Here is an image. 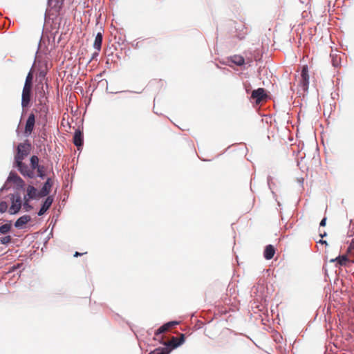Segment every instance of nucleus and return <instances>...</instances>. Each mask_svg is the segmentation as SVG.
<instances>
[{
	"label": "nucleus",
	"mask_w": 354,
	"mask_h": 354,
	"mask_svg": "<svg viewBox=\"0 0 354 354\" xmlns=\"http://www.w3.org/2000/svg\"><path fill=\"white\" fill-rule=\"evenodd\" d=\"M349 259L346 255H339L335 259H332L330 260V262L331 263H336V266H346L347 263L349 262Z\"/></svg>",
	"instance_id": "obj_17"
},
{
	"label": "nucleus",
	"mask_w": 354,
	"mask_h": 354,
	"mask_svg": "<svg viewBox=\"0 0 354 354\" xmlns=\"http://www.w3.org/2000/svg\"><path fill=\"white\" fill-rule=\"evenodd\" d=\"M44 85H45L46 89V91H48V88H49V85H48L47 81H45Z\"/></svg>",
	"instance_id": "obj_39"
},
{
	"label": "nucleus",
	"mask_w": 354,
	"mask_h": 354,
	"mask_svg": "<svg viewBox=\"0 0 354 354\" xmlns=\"http://www.w3.org/2000/svg\"><path fill=\"white\" fill-rule=\"evenodd\" d=\"M54 201V196H46V198L42 202L40 209L37 212V215L41 216L45 214L47 211L50 208L53 203Z\"/></svg>",
	"instance_id": "obj_9"
},
{
	"label": "nucleus",
	"mask_w": 354,
	"mask_h": 354,
	"mask_svg": "<svg viewBox=\"0 0 354 354\" xmlns=\"http://www.w3.org/2000/svg\"><path fill=\"white\" fill-rule=\"evenodd\" d=\"M332 58V64L334 67H338L340 65L341 57L337 55H330Z\"/></svg>",
	"instance_id": "obj_27"
},
{
	"label": "nucleus",
	"mask_w": 354,
	"mask_h": 354,
	"mask_svg": "<svg viewBox=\"0 0 354 354\" xmlns=\"http://www.w3.org/2000/svg\"><path fill=\"white\" fill-rule=\"evenodd\" d=\"M179 324L177 321H170L164 324H162L160 327H159L156 331H155V335L158 336L160 335L167 330H168L170 328L176 326Z\"/></svg>",
	"instance_id": "obj_15"
},
{
	"label": "nucleus",
	"mask_w": 354,
	"mask_h": 354,
	"mask_svg": "<svg viewBox=\"0 0 354 354\" xmlns=\"http://www.w3.org/2000/svg\"><path fill=\"white\" fill-rule=\"evenodd\" d=\"M8 197L10 198L11 203L8 209V213L10 215L17 214L22 207V199L20 194L18 192H15L12 194H10Z\"/></svg>",
	"instance_id": "obj_3"
},
{
	"label": "nucleus",
	"mask_w": 354,
	"mask_h": 354,
	"mask_svg": "<svg viewBox=\"0 0 354 354\" xmlns=\"http://www.w3.org/2000/svg\"><path fill=\"white\" fill-rule=\"evenodd\" d=\"M32 145L28 140L17 145L16 153L14 157V162L24 161L31 152Z\"/></svg>",
	"instance_id": "obj_2"
},
{
	"label": "nucleus",
	"mask_w": 354,
	"mask_h": 354,
	"mask_svg": "<svg viewBox=\"0 0 354 354\" xmlns=\"http://www.w3.org/2000/svg\"><path fill=\"white\" fill-rule=\"evenodd\" d=\"M35 126V115L34 113H30L26 121L24 131V136L29 137L32 133Z\"/></svg>",
	"instance_id": "obj_7"
},
{
	"label": "nucleus",
	"mask_w": 354,
	"mask_h": 354,
	"mask_svg": "<svg viewBox=\"0 0 354 354\" xmlns=\"http://www.w3.org/2000/svg\"><path fill=\"white\" fill-rule=\"evenodd\" d=\"M232 62L238 66H241L245 64L243 57L241 55H234L231 57Z\"/></svg>",
	"instance_id": "obj_25"
},
{
	"label": "nucleus",
	"mask_w": 354,
	"mask_h": 354,
	"mask_svg": "<svg viewBox=\"0 0 354 354\" xmlns=\"http://www.w3.org/2000/svg\"><path fill=\"white\" fill-rule=\"evenodd\" d=\"M46 75H47L46 69H42V68L39 69L37 75V77L39 80L38 86L39 84H41L42 86V84H44L43 82L48 80L46 78Z\"/></svg>",
	"instance_id": "obj_21"
},
{
	"label": "nucleus",
	"mask_w": 354,
	"mask_h": 354,
	"mask_svg": "<svg viewBox=\"0 0 354 354\" xmlns=\"http://www.w3.org/2000/svg\"><path fill=\"white\" fill-rule=\"evenodd\" d=\"M103 35L101 32H97L93 43V48L97 51H100L102 48Z\"/></svg>",
	"instance_id": "obj_20"
},
{
	"label": "nucleus",
	"mask_w": 354,
	"mask_h": 354,
	"mask_svg": "<svg viewBox=\"0 0 354 354\" xmlns=\"http://www.w3.org/2000/svg\"><path fill=\"white\" fill-rule=\"evenodd\" d=\"M185 342V336L184 334L180 335V339L177 341L175 337L170 342H163L162 340L160 342L164 345V347H158L151 351L149 354H169L171 351L184 344Z\"/></svg>",
	"instance_id": "obj_1"
},
{
	"label": "nucleus",
	"mask_w": 354,
	"mask_h": 354,
	"mask_svg": "<svg viewBox=\"0 0 354 354\" xmlns=\"http://www.w3.org/2000/svg\"><path fill=\"white\" fill-rule=\"evenodd\" d=\"M47 93L48 91H46L44 89V85L42 84L41 86V90L39 92V104L42 106L41 111L44 112H47L48 110V107L46 106V101H47Z\"/></svg>",
	"instance_id": "obj_12"
},
{
	"label": "nucleus",
	"mask_w": 354,
	"mask_h": 354,
	"mask_svg": "<svg viewBox=\"0 0 354 354\" xmlns=\"http://www.w3.org/2000/svg\"><path fill=\"white\" fill-rule=\"evenodd\" d=\"M244 86H245L246 92L248 93L250 91V88L251 87L250 84H244Z\"/></svg>",
	"instance_id": "obj_36"
},
{
	"label": "nucleus",
	"mask_w": 354,
	"mask_h": 354,
	"mask_svg": "<svg viewBox=\"0 0 354 354\" xmlns=\"http://www.w3.org/2000/svg\"><path fill=\"white\" fill-rule=\"evenodd\" d=\"M84 253H80L79 252H75L73 254V257H81L82 255H83Z\"/></svg>",
	"instance_id": "obj_37"
},
{
	"label": "nucleus",
	"mask_w": 354,
	"mask_h": 354,
	"mask_svg": "<svg viewBox=\"0 0 354 354\" xmlns=\"http://www.w3.org/2000/svg\"><path fill=\"white\" fill-rule=\"evenodd\" d=\"M267 97L266 91L263 88H259L252 91L250 100L254 101L257 104H260Z\"/></svg>",
	"instance_id": "obj_8"
},
{
	"label": "nucleus",
	"mask_w": 354,
	"mask_h": 354,
	"mask_svg": "<svg viewBox=\"0 0 354 354\" xmlns=\"http://www.w3.org/2000/svg\"><path fill=\"white\" fill-rule=\"evenodd\" d=\"M351 247L353 248H354V239H352L351 241Z\"/></svg>",
	"instance_id": "obj_41"
},
{
	"label": "nucleus",
	"mask_w": 354,
	"mask_h": 354,
	"mask_svg": "<svg viewBox=\"0 0 354 354\" xmlns=\"http://www.w3.org/2000/svg\"><path fill=\"white\" fill-rule=\"evenodd\" d=\"M40 165L39 164V158L33 155L30 158V169H32L33 171H35V168H37Z\"/></svg>",
	"instance_id": "obj_26"
},
{
	"label": "nucleus",
	"mask_w": 354,
	"mask_h": 354,
	"mask_svg": "<svg viewBox=\"0 0 354 354\" xmlns=\"http://www.w3.org/2000/svg\"><path fill=\"white\" fill-rule=\"evenodd\" d=\"M274 254H275V248L272 245L269 244L265 247V249L263 251V257L266 260H270V259H272Z\"/></svg>",
	"instance_id": "obj_18"
},
{
	"label": "nucleus",
	"mask_w": 354,
	"mask_h": 354,
	"mask_svg": "<svg viewBox=\"0 0 354 354\" xmlns=\"http://www.w3.org/2000/svg\"><path fill=\"white\" fill-rule=\"evenodd\" d=\"M73 142L75 146L80 149L84 145V136L83 131L80 129H77L73 135Z\"/></svg>",
	"instance_id": "obj_13"
},
{
	"label": "nucleus",
	"mask_w": 354,
	"mask_h": 354,
	"mask_svg": "<svg viewBox=\"0 0 354 354\" xmlns=\"http://www.w3.org/2000/svg\"><path fill=\"white\" fill-rule=\"evenodd\" d=\"M317 243L320 244H324L326 245H328L327 241L323 239H320L319 241H317Z\"/></svg>",
	"instance_id": "obj_38"
},
{
	"label": "nucleus",
	"mask_w": 354,
	"mask_h": 354,
	"mask_svg": "<svg viewBox=\"0 0 354 354\" xmlns=\"http://www.w3.org/2000/svg\"><path fill=\"white\" fill-rule=\"evenodd\" d=\"M326 219H327V218H326V217H324V218L321 220L320 223H319V225H320L321 227H324V226L326 225Z\"/></svg>",
	"instance_id": "obj_35"
},
{
	"label": "nucleus",
	"mask_w": 354,
	"mask_h": 354,
	"mask_svg": "<svg viewBox=\"0 0 354 354\" xmlns=\"http://www.w3.org/2000/svg\"><path fill=\"white\" fill-rule=\"evenodd\" d=\"M277 203H278V205H279V206H281V203H280V202H277Z\"/></svg>",
	"instance_id": "obj_44"
},
{
	"label": "nucleus",
	"mask_w": 354,
	"mask_h": 354,
	"mask_svg": "<svg viewBox=\"0 0 354 354\" xmlns=\"http://www.w3.org/2000/svg\"><path fill=\"white\" fill-rule=\"evenodd\" d=\"M22 207L25 212H28L33 209V206L30 203H22Z\"/></svg>",
	"instance_id": "obj_31"
},
{
	"label": "nucleus",
	"mask_w": 354,
	"mask_h": 354,
	"mask_svg": "<svg viewBox=\"0 0 354 354\" xmlns=\"http://www.w3.org/2000/svg\"><path fill=\"white\" fill-rule=\"evenodd\" d=\"M98 55H99V51L97 50V51L94 52L92 54L89 62L94 60V59H97V57H98Z\"/></svg>",
	"instance_id": "obj_33"
},
{
	"label": "nucleus",
	"mask_w": 354,
	"mask_h": 354,
	"mask_svg": "<svg viewBox=\"0 0 354 354\" xmlns=\"http://www.w3.org/2000/svg\"><path fill=\"white\" fill-rule=\"evenodd\" d=\"M327 236V234H326V232H324V233H321V234H320V236H321L322 238H324V237H325V236Z\"/></svg>",
	"instance_id": "obj_40"
},
{
	"label": "nucleus",
	"mask_w": 354,
	"mask_h": 354,
	"mask_svg": "<svg viewBox=\"0 0 354 354\" xmlns=\"http://www.w3.org/2000/svg\"><path fill=\"white\" fill-rule=\"evenodd\" d=\"M301 86L304 91H307L309 86V75L307 66H304L301 71Z\"/></svg>",
	"instance_id": "obj_10"
},
{
	"label": "nucleus",
	"mask_w": 354,
	"mask_h": 354,
	"mask_svg": "<svg viewBox=\"0 0 354 354\" xmlns=\"http://www.w3.org/2000/svg\"><path fill=\"white\" fill-rule=\"evenodd\" d=\"M239 37V39H243V38H244V37H243V36Z\"/></svg>",
	"instance_id": "obj_43"
},
{
	"label": "nucleus",
	"mask_w": 354,
	"mask_h": 354,
	"mask_svg": "<svg viewBox=\"0 0 354 354\" xmlns=\"http://www.w3.org/2000/svg\"><path fill=\"white\" fill-rule=\"evenodd\" d=\"M53 185V180L51 178H47L41 188L39 189V193L43 197L50 196L52 187Z\"/></svg>",
	"instance_id": "obj_11"
},
{
	"label": "nucleus",
	"mask_w": 354,
	"mask_h": 354,
	"mask_svg": "<svg viewBox=\"0 0 354 354\" xmlns=\"http://www.w3.org/2000/svg\"><path fill=\"white\" fill-rule=\"evenodd\" d=\"M32 95V87H23L21 101L22 108L21 118L26 114L28 109L30 106Z\"/></svg>",
	"instance_id": "obj_4"
},
{
	"label": "nucleus",
	"mask_w": 354,
	"mask_h": 354,
	"mask_svg": "<svg viewBox=\"0 0 354 354\" xmlns=\"http://www.w3.org/2000/svg\"><path fill=\"white\" fill-rule=\"evenodd\" d=\"M7 183H12L15 185L17 190L24 189V180L15 171H11L7 178Z\"/></svg>",
	"instance_id": "obj_6"
},
{
	"label": "nucleus",
	"mask_w": 354,
	"mask_h": 354,
	"mask_svg": "<svg viewBox=\"0 0 354 354\" xmlns=\"http://www.w3.org/2000/svg\"><path fill=\"white\" fill-rule=\"evenodd\" d=\"M7 19L8 21V28L10 26V24H11V21L9 19Z\"/></svg>",
	"instance_id": "obj_42"
},
{
	"label": "nucleus",
	"mask_w": 354,
	"mask_h": 354,
	"mask_svg": "<svg viewBox=\"0 0 354 354\" xmlns=\"http://www.w3.org/2000/svg\"><path fill=\"white\" fill-rule=\"evenodd\" d=\"M26 193L28 194V198H32V200H39L44 198L38 190L33 185H29L26 189Z\"/></svg>",
	"instance_id": "obj_14"
},
{
	"label": "nucleus",
	"mask_w": 354,
	"mask_h": 354,
	"mask_svg": "<svg viewBox=\"0 0 354 354\" xmlns=\"http://www.w3.org/2000/svg\"><path fill=\"white\" fill-rule=\"evenodd\" d=\"M8 183H7V180H6V183H4V185L0 189V192H3L5 191H8L10 189V186H8Z\"/></svg>",
	"instance_id": "obj_32"
},
{
	"label": "nucleus",
	"mask_w": 354,
	"mask_h": 354,
	"mask_svg": "<svg viewBox=\"0 0 354 354\" xmlns=\"http://www.w3.org/2000/svg\"><path fill=\"white\" fill-rule=\"evenodd\" d=\"M12 221H6V223L0 226V233L2 234H6L12 229Z\"/></svg>",
	"instance_id": "obj_23"
},
{
	"label": "nucleus",
	"mask_w": 354,
	"mask_h": 354,
	"mask_svg": "<svg viewBox=\"0 0 354 354\" xmlns=\"http://www.w3.org/2000/svg\"><path fill=\"white\" fill-rule=\"evenodd\" d=\"M13 167L16 168L24 177L30 179L35 178V171L23 161L13 162Z\"/></svg>",
	"instance_id": "obj_5"
},
{
	"label": "nucleus",
	"mask_w": 354,
	"mask_h": 354,
	"mask_svg": "<svg viewBox=\"0 0 354 354\" xmlns=\"http://www.w3.org/2000/svg\"><path fill=\"white\" fill-rule=\"evenodd\" d=\"M12 238L10 235H7L0 238V243L2 245H7L12 242Z\"/></svg>",
	"instance_id": "obj_28"
},
{
	"label": "nucleus",
	"mask_w": 354,
	"mask_h": 354,
	"mask_svg": "<svg viewBox=\"0 0 354 354\" xmlns=\"http://www.w3.org/2000/svg\"><path fill=\"white\" fill-rule=\"evenodd\" d=\"M64 0H47L48 6L57 10L61 9Z\"/></svg>",
	"instance_id": "obj_22"
},
{
	"label": "nucleus",
	"mask_w": 354,
	"mask_h": 354,
	"mask_svg": "<svg viewBox=\"0 0 354 354\" xmlns=\"http://www.w3.org/2000/svg\"><path fill=\"white\" fill-rule=\"evenodd\" d=\"M30 215H23L18 218L14 223V226L17 229H23L25 225L31 221Z\"/></svg>",
	"instance_id": "obj_16"
},
{
	"label": "nucleus",
	"mask_w": 354,
	"mask_h": 354,
	"mask_svg": "<svg viewBox=\"0 0 354 354\" xmlns=\"http://www.w3.org/2000/svg\"><path fill=\"white\" fill-rule=\"evenodd\" d=\"M33 201L32 198H28V194H25L23 198L22 203H30V201Z\"/></svg>",
	"instance_id": "obj_34"
},
{
	"label": "nucleus",
	"mask_w": 354,
	"mask_h": 354,
	"mask_svg": "<svg viewBox=\"0 0 354 354\" xmlns=\"http://www.w3.org/2000/svg\"><path fill=\"white\" fill-rule=\"evenodd\" d=\"M272 180H273V177L272 176H271L270 175L268 176V177H267L268 185L270 189L272 191V194L274 196H275V193L272 190V185H274V183L272 182Z\"/></svg>",
	"instance_id": "obj_29"
},
{
	"label": "nucleus",
	"mask_w": 354,
	"mask_h": 354,
	"mask_svg": "<svg viewBox=\"0 0 354 354\" xmlns=\"http://www.w3.org/2000/svg\"><path fill=\"white\" fill-rule=\"evenodd\" d=\"M8 208V203L6 201H1L0 202V213L3 214L5 213Z\"/></svg>",
	"instance_id": "obj_30"
},
{
	"label": "nucleus",
	"mask_w": 354,
	"mask_h": 354,
	"mask_svg": "<svg viewBox=\"0 0 354 354\" xmlns=\"http://www.w3.org/2000/svg\"><path fill=\"white\" fill-rule=\"evenodd\" d=\"M35 170L37 171V174H35V177H39L41 179H44L46 178V168L44 165H40L37 168H35Z\"/></svg>",
	"instance_id": "obj_24"
},
{
	"label": "nucleus",
	"mask_w": 354,
	"mask_h": 354,
	"mask_svg": "<svg viewBox=\"0 0 354 354\" xmlns=\"http://www.w3.org/2000/svg\"><path fill=\"white\" fill-rule=\"evenodd\" d=\"M33 66L30 68V71L28 73L24 85L25 87H32L33 86V79H34V75H33Z\"/></svg>",
	"instance_id": "obj_19"
}]
</instances>
